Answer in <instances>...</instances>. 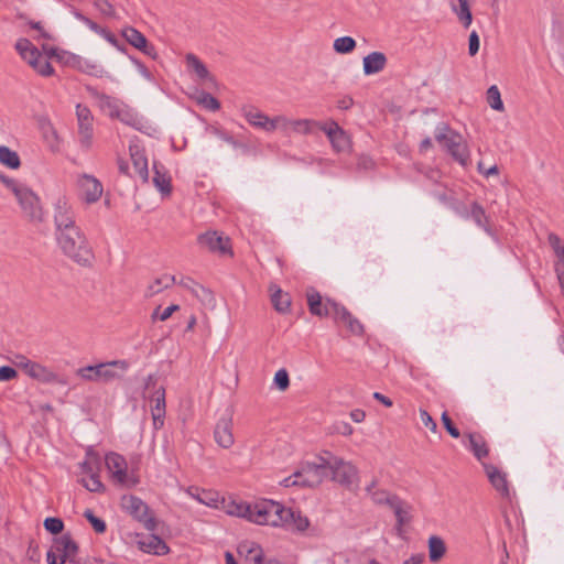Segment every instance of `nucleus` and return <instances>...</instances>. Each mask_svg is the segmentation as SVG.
I'll return each mask as SVG.
<instances>
[{"mask_svg": "<svg viewBox=\"0 0 564 564\" xmlns=\"http://www.w3.org/2000/svg\"><path fill=\"white\" fill-rule=\"evenodd\" d=\"M56 242L63 254L80 267L93 265L95 254L93 248L80 227L70 229L65 234H57Z\"/></svg>", "mask_w": 564, "mask_h": 564, "instance_id": "nucleus-1", "label": "nucleus"}, {"mask_svg": "<svg viewBox=\"0 0 564 564\" xmlns=\"http://www.w3.org/2000/svg\"><path fill=\"white\" fill-rule=\"evenodd\" d=\"M435 140L441 143L451 156L460 165L466 166L470 160L469 149L462 134L454 131L447 123L441 122L435 128Z\"/></svg>", "mask_w": 564, "mask_h": 564, "instance_id": "nucleus-2", "label": "nucleus"}, {"mask_svg": "<svg viewBox=\"0 0 564 564\" xmlns=\"http://www.w3.org/2000/svg\"><path fill=\"white\" fill-rule=\"evenodd\" d=\"M292 513L278 501L262 499L251 505L250 522L260 525L281 527Z\"/></svg>", "mask_w": 564, "mask_h": 564, "instance_id": "nucleus-3", "label": "nucleus"}, {"mask_svg": "<svg viewBox=\"0 0 564 564\" xmlns=\"http://www.w3.org/2000/svg\"><path fill=\"white\" fill-rule=\"evenodd\" d=\"M15 50L23 61H25L41 76H51L54 68L46 57L28 39H19L15 43Z\"/></svg>", "mask_w": 564, "mask_h": 564, "instance_id": "nucleus-4", "label": "nucleus"}, {"mask_svg": "<svg viewBox=\"0 0 564 564\" xmlns=\"http://www.w3.org/2000/svg\"><path fill=\"white\" fill-rule=\"evenodd\" d=\"M329 474V458L317 457L316 462H306L296 470L301 478V487H317Z\"/></svg>", "mask_w": 564, "mask_h": 564, "instance_id": "nucleus-5", "label": "nucleus"}, {"mask_svg": "<svg viewBox=\"0 0 564 564\" xmlns=\"http://www.w3.org/2000/svg\"><path fill=\"white\" fill-rule=\"evenodd\" d=\"M329 458V473L332 480L338 482L343 487L352 490L358 486V468L350 462L326 453Z\"/></svg>", "mask_w": 564, "mask_h": 564, "instance_id": "nucleus-6", "label": "nucleus"}, {"mask_svg": "<svg viewBox=\"0 0 564 564\" xmlns=\"http://www.w3.org/2000/svg\"><path fill=\"white\" fill-rule=\"evenodd\" d=\"M121 507L134 520L143 524L148 531L156 529V519L151 512L149 506L135 496H123L121 498Z\"/></svg>", "mask_w": 564, "mask_h": 564, "instance_id": "nucleus-7", "label": "nucleus"}, {"mask_svg": "<svg viewBox=\"0 0 564 564\" xmlns=\"http://www.w3.org/2000/svg\"><path fill=\"white\" fill-rule=\"evenodd\" d=\"M23 215L33 223H41L43 220V209L40 204V198L37 195L30 189L28 186L23 185L19 193L14 194Z\"/></svg>", "mask_w": 564, "mask_h": 564, "instance_id": "nucleus-8", "label": "nucleus"}, {"mask_svg": "<svg viewBox=\"0 0 564 564\" xmlns=\"http://www.w3.org/2000/svg\"><path fill=\"white\" fill-rule=\"evenodd\" d=\"M77 134L80 147L89 150L94 139V116L87 106L76 105Z\"/></svg>", "mask_w": 564, "mask_h": 564, "instance_id": "nucleus-9", "label": "nucleus"}, {"mask_svg": "<svg viewBox=\"0 0 564 564\" xmlns=\"http://www.w3.org/2000/svg\"><path fill=\"white\" fill-rule=\"evenodd\" d=\"M197 243L212 253L232 256L230 238L217 230H208L198 235Z\"/></svg>", "mask_w": 564, "mask_h": 564, "instance_id": "nucleus-10", "label": "nucleus"}, {"mask_svg": "<svg viewBox=\"0 0 564 564\" xmlns=\"http://www.w3.org/2000/svg\"><path fill=\"white\" fill-rule=\"evenodd\" d=\"M54 225H55V237L57 234H65L70 229H76L79 226L76 225L75 213L65 197L57 198L54 204Z\"/></svg>", "mask_w": 564, "mask_h": 564, "instance_id": "nucleus-11", "label": "nucleus"}, {"mask_svg": "<svg viewBox=\"0 0 564 564\" xmlns=\"http://www.w3.org/2000/svg\"><path fill=\"white\" fill-rule=\"evenodd\" d=\"M106 467L115 482L122 486H134L137 480L127 473V462L123 456L117 453H110L105 458Z\"/></svg>", "mask_w": 564, "mask_h": 564, "instance_id": "nucleus-12", "label": "nucleus"}, {"mask_svg": "<svg viewBox=\"0 0 564 564\" xmlns=\"http://www.w3.org/2000/svg\"><path fill=\"white\" fill-rule=\"evenodd\" d=\"M79 196L87 204H94L102 195V184L93 175L82 174L77 178Z\"/></svg>", "mask_w": 564, "mask_h": 564, "instance_id": "nucleus-13", "label": "nucleus"}, {"mask_svg": "<svg viewBox=\"0 0 564 564\" xmlns=\"http://www.w3.org/2000/svg\"><path fill=\"white\" fill-rule=\"evenodd\" d=\"M324 131L336 152H347L350 150V138L337 122L330 121L328 124L319 126Z\"/></svg>", "mask_w": 564, "mask_h": 564, "instance_id": "nucleus-14", "label": "nucleus"}, {"mask_svg": "<svg viewBox=\"0 0 564 564\" xmlns=\"http://www.w3.org/2000/svg\"><path fill=\"white\" fill-rule=\"evenodd\" d=\"M66 64L82 73H85L97 78H100L106 74L104 67L99 65L96 61L76 54H69L66 59Z\"/></svg>", "mask_w": 564, "mask_h": 564, "instance_id": "nucleus-15", "label": "nucleus"}, {"mask_svg": "<svg viewBox=\"0 0 564 564\" xmlns=\"http://www.w3.org/2000/svg\"><path fill=\"white\" fill-rule=\"evenodd\" d=\"M330 312H334V319L337 323H343L352 335H361L364 326L354 317L346 307L339 304H328Z\"/></svg>", "mask_w": 564, "mask_h": 564, "instance_id": "nucleus-16", "label": "nucleus"}, {"mask_svg": "<svg viewBox=\"0 0 564 564\" xmlns=\"http://www.w3.org/2000/svg\"><path fill=\"white\" fill-rule=\"evenodd\" d=\"M122 35L126 39V41L133 47L140 50L142 53H144L148 56H151L152 58L156 57V51L154 46L150 45L148 43L147 37L137 29L131 26L127 28L122 31Z\"/></svg>", "mask_w": 564, "mask_h": 564, "instance_id": "nucleus-17", "label": "nucleus"}, {"mask_svg": "<svg viewBox=\"0 0 564 564\" xmlns=\"http://www.w3.org/2000/svg\"><path fill=\"white\" fill-rule=\"evenodd\" d=\"M51 549L64 558L65 562L67 558L75 556L78 552V545L69 533L53 539Z\"/></svg>", "mask_w": 564, "mask_h": 564, "instance_id": "nucleus-18", "label": "nucleus"}, {"mask_svg": "<svg viewBox=\"0 0 564 564\" xmlns=\"http://www.w3.org/2000/svg\"><path fill=\"white\" fill-rule=\"evenodd\" d=\"M492 487L502 496L509 497L507 475L491 464L481 463Z\"/></svg>", "mask_w": 564, "mask_h": 564, "instance_id": "nucleus-19", "label": "nucleus"}, {"mask_svg": "<svg viewBox=\"0 0 564 564\" xmlns=\"http://www.w3.org/2000/svg\"><path fill=\"white\" fill-rule=\"evenodd\" d=\"M214 437L216 443L223 448L232 446L235 438L232 435V421L229 417H221L215 427Z\"/></svg>", "mask_w": 564, "mask_h": 564, "instance_id": "nucleus-20", "label": "nucleus"}, {"mask_svg": "<svg viewBox=\"0 0 564 564\" xmlns=\"http://www.w3.org/2000/svg\"><path fill=\"white\" fill-rule=\"evenodd\" d=\"M242 116L254 128L267 132H273L271 118L254 107H243Z\"/></svg>", "mask_w": 564, "mask_h": 564, "instance_id": "nucleus-21", "label": "nucleus"}, {"mask_svg": "<svg viewBox=\"0 0 564 564\" xmlns=\"http://www.w3.org/2000/svg\"><path fill=\"white\" fill-rule=\"evenodd\" d=\"M128 362L126 360H112L108 362H100L101 368V382H111L123 377L128 370Z\"/></svg>", "mask_w": 564, "mask_h": 564, "instance_id": "nucleus-22", "label": "nucleus"}, {"mask_svg": "<svg viewBox=\"0 0 564 564\" xmlns=\"http://www.w3.org/2000/svg\"><path fill=\"white\" fill-rule=\"evenodd\" d=\"M20 366L28 376L42 382H55L57 379V376L53 371L37 362L26 360Z\"/></svg>", "mask_w": 564, "mask_h": 564, "instance_id": "nucleus-23", "label": "nucleus"}, {"mask_svg": "<svg viewBox=\"0 0 564 564\" xmlns=\"http://www.w3.org/2000/svg\"><path fill=\"white\" fill-rule=\"evenodd\" d=\"M388 64V58L382 52H371L362 59V69L365 75H373L382 72Z\"/></svg>", "mask_w": 564, "mask_h": 564, "instance_id": "nucleus-24", "label": "nucleus"}, {"mask_svg": "<svg viewBox=\"0 0 564 564\" xmlns=\"http://www.w3.org/2000/svg\"><path fill=\"white\" fill-rule=\"evenodd\" d=\"M129 151L135 172L140 178L147 183L149 181V169L144 151L137 144H131L129 147Z\"/></svg>", "mask_w": 564, "mask_h": 564, "instance_id": "nucleus-25", "label": "nucleus"}, {"mask_svg": "<svg viewBox=\"0 0 564 564\" xmlns=\"http://www.w3.org/2000/svg\"><path fill=\"white\" fill-rule=\"evenodd\" d=\"M307 304L310 312L316 316H330L334 317V312H330L328 304H337L336 302L326 299L323 301L318 292H312L307 294Z\"/></svg>", "mask_w": 564, "mask_h": 564, "instance_id": "nucleus-26", "label": "nucleus"}, {"mask_svg": "<svg viewBox=\"0 0 564 564\" xmlns=\"http://www.w3.org/2000/svg\"><path fill=\"white\" fill-rule=\"evenodd\" d=\"M150 401L153 404L151 409L153 423L155 427H158V423H160V425L163 424V417L165 415V389L163 387L155 389Z\"/></svg>", "mask_w": 564, "mask_h": 564, "instance_id": "nucleus-27", "label": "nucleus"}, {"mask_svg": "<svg viewBox=\"0 0 564 564\" xmlns=\"http://www.w3.org/2000/svg\"><path fill=\"white\" fill-rule=\"evenodd\" d=\"M120 120L122 123L130 126L134 129L140 130L142 128V118L138 115V112L129 107L128 105L121 102L113 117Z\"/></svg>", "mask_w": 564, "mask_h": 564, "instance_id": "nucleus-28", "label": "nucleus"}, {"mask_svg": "<svg viewBox=\"0 0 564 564\" xmlns=\"http://www.w3.org/2000/svg\"><path fill=\"white\" fill-rule=\"evenodd\" d=\"M238 553L247 564H261L264 558L261 546L254 542H243L238 546Z\"/></svg>", "mask_w": 564, "mask_h": 564, "instance_id": "nucleus-29", "label": "nucleus"}, {"mask_svg": "<svg viewBox=\"0 0 564 564\" xmlns=\"http://www.w3.org/2000/svg\"><path fill=\"white\" fill-rule=\"evenodd\" d=\"M86 90L91 97L98 100L99 107L102 110L108 111L109 117L112 118L115 112L119 108L121 101L111 96L98 91L95 87L91 86H86Z\"/></svg>", "mask_w": 564, "mask_h": 564, "instance_id": "nucleus-30", "label": "nucleus"}, {"mask_svg": "<svg viewBox=\"0 0 564 564\" xmlns=\"http://www.w3.org/2000/svg\"><path fill=\"white\" fill-rule=\"evenodd\" d=\"M185 58L188 69L195 73L199 79L205 80L209 85L216 84L215 77L208 72L205 64L196 55L188 53Z\"/></svg>", "mask_w": 564, "mask_h": 564, "instance_id": "nucleus-31", "label": "nucleus"}, {"mask_svg": "<svg viewBox=\"0 0 564 564\" xmlns=\"http://www.w3.org/2000/svg\"><path fill=\"white\" fill-rule=\"evenodd\" d=\"M271 302L275 311L285 314L290 311L291 296L289 293H284L279 286L271 285Z\"/></svg>", "mask_w": 564, "mask_h": 564, "instance_id": "nucleus-32", "label": "nucleus"}, {"mask_svg": "<svg viewBox=\"0 0 564 564\" xmlns=\"http://www.w3.org/2000/svg\"><path fill=\"white\" fill-rule=\"evenodd\" d=\"M468 437V448L473 452L474 456L478 460H482V458L487 457L489 454L488 445L484 438V436L479 433H469Z\"/></svg>", "mask_w": 564, "mask_h": 564, "instance_id": "nucleus-33", "label": "nucleus"}, {"mask_svg": "<svg viewBox=\"0 0 564 564\" xmlns=\"http://www.w3.org/2000/svg\"><path fill=\"white\" fill-rule=\"evenodd\" d=\"M451 9L457 15L464 28H469L473 22V14L469 8L468 0H452Z\"/></svg>", "mask_w": 564, "mask_h": 564, "instance_id": "nucleus-34", "label": "nucleus"}, {"mask_svg": "<svg viewBox=\"0 0 564 564\" xmlns=\"http://www.w3.org/2000/svg\"><path fill=\"white\" fill-rule=\"evenodd\" d=\"M141 549L155 555H165L170 549L167 544L158 535H150L147 541L140 542Z\"/></svg>", "mask_w": 564, "mask_h": 564, "instance_id": "nucleus-35", "label": "nucleus"}, {"mask_svg": "<svg viewBox=\"0 0 564 564\" xmlns=\"http://www.w3.org/2000/svg\"><path fill=\"white\" fill-rule=\"evenodd\" d=\"M176 283V279L174 275L164 274L160 278H156L152 283H150L144 292L145 297H152L155 294H159L163 290L170 288L172 284Z\"/></svg>", "mask_w": 564, "mask_h": 564, "instance_id": "nucleus-36", "label": "nucleus"}, {"mask_svg": "<svg viewBox=\"0 0 564 564\" xmlns=\"http://www.w3.org/2000/svg\"><path fill=\"white\" fill-rule=\"evenodd\" d=\"M446 553V545L442 538L432 535L429 539V556L433 563L438 562Z\"/></svg>", "mask_w": 564, "mask_h": 564, "instance_id": "nucleus-37", "label": "nucleus"}, {"mask_svg": "<svg viewBox=\"0 0 564 564\" xmlns=\"http://www.w3.org/2000/svg\"><path fill=\"white\" fill-rule=\"evenodd\" d=\"M153 184L154 186L163 194L170 195L172 192L171 186V177L165 173L160 171L159 165L156 163L153 164Z\"/></svg>", "mask_w": 564, "mask_h": 564, "instance_id": "nucleus-38", "label": "nucleus"}, {"mask_svg": "<svg viewBox=\"0 0 564 564\" xmlns=\"http://www.w3.org/2000/svg\"><path fill=\"white\" fill-rule=\"evenodd\" d=\"M467 216H470L478 227L482 228L488 234L490 232L488 217L482 206L478 203L474 202L471 204L469 214L464 215V217Z\"/></svg>", "mask_w": 564, "mask_h": 564, "instance_id": "nucleus-39", "label": "nucleus"}, {"mask_svg": "<svg viewBox=\"0 0 564 564\" xmlns=\"http://www.w3.org/2000/svg\"><path fill=\"white\" fill-rule=\"evenodd\" d=\"M0 163L12 170L21 166L19 154L6 145H0Z\"/></svg>", "mask_w": 564, "mask_h": 564, "instance_id": "nucleus-40", "label": "nucleus"}, {"mask_svg": "<svg viewBox=\"0 0 564 564\" xmlns=\"http://www.w3.org/2000/svg\"><path fill=\"white\" fill-rule=\"evenodd\" d=\"M292 513V517H288L285 520H283L282 525H292L297 531H305L310 521L308 519L303 516L300 511H295L291 508H286Z\"/></svg>", "mask_w": 564, "mask_h": 564, "instance_id": "nucleus-41", "label": "nucleus"}, {"mask_svg": "<svg viewBox=\"0 0 564 564\" xmlns=\"http://www.w3.org/2000/svg\"><path fill=\"white\" fill-rule=\"evenodd\" d=\"M83 474L88 476H93L99 473L100 469V458L98 455L88 452L86 455V459L79 464Z\"/></svg>", "mask_w": 564, "mask_h": 564, "instance_id": "nucleus-42", "label": "nucleus"}, {"mask_svg": "<svg viewBox=\"0 0 564 564\" xmlns=\"http://www.w3.org/2000/svg\"><path fill=\"white\" fill-rule=\"evenodd\" d=\"M319 126H323V123L312 119H295L292 121L291 132L310 134L314 128H319Z\"/></svg>", "mask_w": 564, "mask_h": 564, "instance_id": "nucleus-43", "label": "nucleus"}, {"mask_svg": "<svg viewBox=\"0 0 564 564\" xmlns=\"http://www.w3.org/2000/svg\"><path fill=\"white\" fill-rule=\"evenodd\" d=\"M76 376L85 381L100 382L101 381V368L99 364L95 366H86L76 370Z\"/></svg>", "mask_w": 564, "mask_h": 564, "instance_id": "nucleus-44", "label": "nucleus"}, {"mask_svg": "<svg viewBox=\"0 0 564 564\" xmlns=\"http://www.w3.org/2000/svg\"><path fill=\"white\" fill-rule=\"evenodd\" d=\"M390 508L394 512L399 528L409 522L410 507L404 501H402L400 498L398 500H393V505Z\"/></svg>", "mask_w": 564, "mask_h": 564, "instance_id": "nucleus-45", "label": "nucleus"}, {"mask_svg": "<svg viewBox=\"0 0 564 564\" xmlns=\"http://www.w3.org/2000/svg\"><path fill=\"white\" fill-rule=\"evenodd\" d=\"M251 512V505L246 502L232 501L227 506V513L249 521Z\"/></svg>", "mask_w": 564, "mask_h": 564, "instance_id": "nucleus-46", "label": "nucleus"}, {"mask_svg": "<svg viewBox=\"0 0 564 564\" xmlns=\"http://www.w3.org/2000/svg\"><path fill=\"white\" fill-rule=\"evenodd\" d=\"M333 47L338 54H348L356 48V41L351 36L337 37L333 43Z\"/></svg>", "mask_w": 564, "mask_h": 564, "instance_id": "nucleus-47", "label": "nucleus"}, {"mask_svg": "<svg viewBox=\"0 0 564 564\" xmlns=\"http://www.w3.org/2000/svg\"><path fill=\"white\" fill-rule=\"evenodd\" d=\"M487 101L494 110L502 111L505 109L500 91L496 85H492L488 88Z\"/></svg>", "mask_w": 564, "mask_h": 564, "instance_id": "nucleus-48", "label": "nucleus"}, {"mask_svg": "<svg viewBox=\"0 0 564 564\" xmlns=\"http://www.w3.org/2000/svg\"><path fill=\"white\" fill-rule=\"evenodd\" d=\"M370 498L376 505H388L389 507L393 505V500L399 499L398 496L391 495L384 489L373 491Z\"/></svg>", "mask_w": 564, "mask_h": 564, "instance_id": "nucleus-49", "label": "nucleus"}, {"mask_svg": "<svg viewBox=\"0 0 564 564\" xmlns=\"http://www.w3.org/2000/svg\"><path fill=\"white\" fill-rule=\"evenodd\" d=\"M197 102L202 105L204 108L217 111L220 108V102L212 96L209 93L202 91L197 97Z\"/></svg>", "mask_w": 564, "mask_h": 564, "instance_id": "nucleus-50", "label": "nucleus"}, {"mask_svg": "<svg viewBox=\"0 0 564 564\" xmlns=\"http://www.w3.org/2000/svg\"><path fill=\"white\" fill-rule=\"evenodd\" d=\"M192 294L205 305H212L215 302L212 291L202 284H198L197 289Z\"/></svg>", "mask_w": 564, "mask_h": 564, "instance_id": "nucleus-51", "label": "nucleus"}, {"mask_svg": "<svg viewBox=\"0 0 564 564\" xmlns=\"http://www.w3.org/2000/svg\"><path fill=\"white\" fill-rule=\"evenodd\" d=\"M84 517L88 520L97 533H104L106 531L107 527L105 521L96 517L90 509L85 510Z\"/></svg>", "mask_w": 564, "mask_h": 564, "instance_id": "nucleus-52", "label": "nucleus"}, {"mask_svg": "<svg viewBox=\"0 0 564 564\" xmlns=\"http://www.w3.org/2000/svg\"><path fill=\"white\" fill-rule=\"evenodd\" d=\"M80 482L87 490H89L91 492H101L105 490V486L102 485V482L99 479V474L89 476L88 481L83 478L80 480Z\"/></svg>", "mask_w": 564, "mask_h": 564, "instance_id": "nucleus-53", "label": "nucleus"}, {"mask_svg": "<svg viewBox=\"0 0 564 564\" xmlns=\"http://www.w3.org/2000/svg\"><path fill=\"white\" fill-rule=\"evenodd\" d=\"M292 119L286 118L285 116H276L271 118L273 131L280 129L285 132H291L292 130Z\"/></svg>", "mask_w": 564, "mask_h": 564, "instance_id": "nucleus-54", "label": "nucleus"}, {"mask_svg": "<svg viewBox=\"0 0 564 564\" xmlns=\"http://www.w3.org/2000/svg\"><path fill=\"white\" fill-rule=\"evenodd\" d=\"M44 528L52 534H58L64 529V523L59 518L50 517L44 520Z\"/></svg>", "mask_w": 564, "mask_h": 564, "instance_id": "nucleus-55", "label": "nucleus"}, {"mask_svg": "<svg viewBox=\"0 0 564 564\" xmlns=\"http://www.w3.org/2000/svg\"><path fill=\"white\" fill-rule=\"evenodd\" d=\"M274 383L276 388L281 391H285L290 386V378L288 371L282 368L278 370L274 375Z\"/></svg>", "mask_w": 564, "mask_h": 564, "instance_id": "nucleus-56", "label": "nucleus"}, {"mask_svg": "<svg viewBox=\"0 0 564 564\" xmlns=\"http://www.w3.org/2000/svg\"><path fill=\"white\" fill-rule=\"evenodd\" d=\"M160 306H158L154 312L152 313V318L155 319V318H159L160 321H166L169 319L172 314L176 311L180 310V306L176 305V304H172L170 306H167L166 308H164L161 313H160Z\"/></svg>", "mask_w": 564, "mask_h": 564, "instance_id": "nucleus-57", "label": "nucleus"}, {"mask_svg": "<svg viewBox=\"0 0 564 564\" xmlns=\"http://www.w3.org/2000/svg\"><path fill=\"white\" fill-rule=\"evenodd\" d=\"M442 422L445 427V430L448 432V434L454 437L458 438L460 436L459 430L454 425L453 421L448 416L447 412H443L442 414Z\"/></svg>", "mask_w": 564, "mask_h": 564, "instance_id": "nucleus-58", "label": "nucleus"}, {"mask_svg": "<svg viewBox=\"0 0 564 564\" xmlns=\"http://www.w3.org/2000/svg\"><path fill=\"white\" fill-rule=\"evenodd\" d=\"M212 132L217 137L219 138L220 140L229 143L230 145H232L234 148H239L240 147V143L238 141H236L234 139L232 135H230L228 132L219 129V128H213L212 129Z\"/></svg>", "mask_w": 564, "mask_h": 564, "instance_id": "nucleus-59", "label": "nucleus"}, {"mask_svg": "<svg viewBox=\"0 0 564 564\" xmlns=\"http://www.w3.org/2000/svg\"><path fill=\"white\" fill-rule=\"evenodd\" d=\"M420 417L422 423L433 433L437 431V424L433 420V417L430 415V413L426 410L421 409L420 410Z\"/></svg>", "mask_w": 564, "mask_h": 564, "instance_id": "nucleus-60", "label": "nucleus"}, {"mask_svg": "<svg viewBox=\"0 0 564 564\" xmlns=\"http://www.w3.org/2000/svg\"><path fill=\"white\" fill-rule=\"evenodd\" d=\"M95 6L104 15H107V17L115 15V9L108 0H97L95 2Z\"/></svg>", "mask_w": 564, "mask_h": 564, "instance_id": "nucleus-61", "label": "nucleus"}, {"mask_svg": "<svg viewBox=\"0 0 564 564\" xmlns=\"http://www.w3.org/2000/svg\"><path fill=\"white\" fill-rule=\"evenodd\" d=\"M479 51V36L476 31L469 34L468 39V53L470 56H475Z\"/></svg>", "mask_w": 564, "mask_h": 564, "instance_id": "nucleus-62", "label": "nucleus"}, {"mask_svg": "<svg viewBox=\"0 0 564 564\" xmlns=\"http://www.w3.org/2000/svg\"><path fill=\"white\" fill-rule=\"evenodd\" d=\"M18 372L14 368L9 366L0 367V381H10L17 378Z\"/></svg>", "mask_w": 564, "mask_h": 564, "instance_id": "nucleus-63", "label": "nucleus"}, {"mask_svg": "<svg viewBox=\"0 0 564 564\" xmlns=\"http://www.w3.org/2000/svg\"><path fill=\"white\" fill-rule=\"evenodd\" d=\"M13 195L19 193L20 188L24 185L15 178L7 177L2 183Z\"/></svg>", "mask_w": 564, "mask_h": 564, "instance_id": "nucleus-64", "label": "nucleus"}]
</instances>
